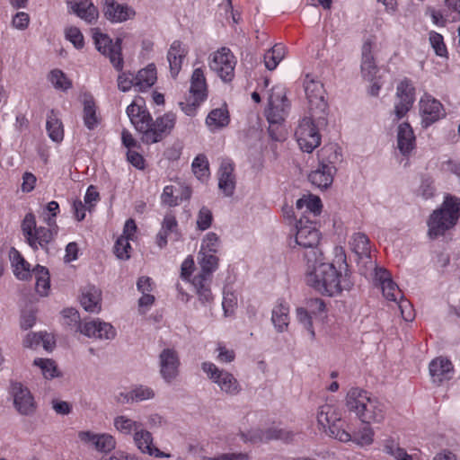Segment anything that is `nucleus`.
I'll return each mask as SVG.
<instances>
[{
	"label": "nucleus",
	"mask_w": 460,
	"mask_h": 460,
	"mask_svg": "<svg viewBox=\"0 0 460 460\" xmlns=\"http://www.w3.org/2000/svg\"><path fill=\"white\" fill-rule=\"evenodd\" d=\"M204 100H199L198 97L190 95L185 98V101L180 102L179 105L181 111L188 116H194L198 107Z\"/></svg>",
	"instance_id": "obj_50"
},
{
	"label": "nucleus",
	"mask_w": 460,
	"mask_h": 460,
	"mask_svg": "<svg viewBox=\"0 0 460 460\" xmlns=\"http://www.w3.org/2000/svg\"><path fill=\"white\" fill-rule=\"evenodd\" d=\"M188 51L182 46L180 40H174L168 50L167 59L170 66V72L175 77L181 69L183 58L186 57Z\"/></svg>",
	"instance_id": "obj_28"
},
{
	"label": "nucleus",
	"mask_w": 460,
	"mask_h": 460,
	"mask_svg": "<svg viewBox=\"0 0 460 460\" xmlns=\"http://www.w3.org/2000/svg\"><path fill=\"white\" fill-rule=\"evenodd\" d=\"M135 401H144L155 396L154 391L149 387L140 385L133 390Z\"/></svg>",
	"instance_id": "obj_63"
},
{
	"label": "nucleus",
	"mask_w": 460,
	"mask_h": 460,
	"mask_svg": "<svg viewBox=\"0 0 460 460\" xmlns=\"http://www.w3.org/2000/svg\"><path fill=\"white\" fill-rule=\"evenodd\" d=\"M12 265L14 268L13 273L19 279H34L35 288H50L49 273L46 267L37 265L32 270H30V264L21 253L12 248L10 252Z\"/></svg>",
	"instance_id": "obj_8"
},
{
	"label": "nucleus",
	"mask_w": 460,
	"mask_h": 460,
	"mask_svg": "<svg viewBox=\"0 0 460 460\" xmlns=\"http://www.w3.org/2000/svg\"><path fill=\"white\" fill-rule=\"evenodd\" d=\"M176 115L172 112H167L163 116L152 119L151 127L143 135L141 139L145 144L151 145L162 141L168 136L175 126Z\"/></svg>",
	"instance_id": "obj_12"
},
{
	"label": "nucleus",
	"mask_w": 460,
	"mask_h": 460,
	"mask_svg": "<svg viewBox=\"0 0 460 460\" xmlns=\"http://www.w3.org/2000/svg\"><path fill=\"white\" fill-rule=\"evenodd\" d=\"M289 110V102L286 97L284 89L273 87L269 96L268 109L265 111L270 124H281L287 117Z\"/></svg>",
	"instance_id": "obj_11"
},
{
	"label": "nucleus",
	"mask_w": 460,
	"mask_h": 460,
	"mask_svg": "<svg viewBox=\"0 0 460 460\" xmlns=\"http://www.w3.org/2000/svg\"><path fill=\"white\" fill-rule=\"evenodd\" d=\"M13 396V404L17 411L22 415H32L37 409L34 398L30 390L23 386L22 383H12V391Z\"/></svg>",
	"instance_id": "obj_20"
},
{
	"label": "nucleus",
	"mask_w": 460,
	"mask_h": 460,
	"mask_svg": "<svg viewBox=\"0 0 460 460\" xmlns=\"http://www.w3.org/2000/svg\"><path fill=\"white\" fill-rule=\"evenodd\" d=\"M219 243L220 240L218 235L216 233L210 232L204 237L200 251L216 254L218 251Z\"/></svg>",
	"instance_id": "obj_49"
},
{
	"label": "nucleus",
	"mask_w": 460,
	"mask_h": 460,
	"mask_svg": "<svg viewBox=\"0 0 460 460\" xmlns=\"http://www.w3.org/2000/svg\"><path fill=\"white\" fill-rule=\"evenodd\" d=\"M72 11L88 23L94 22L99 15L97 8L91 0H67Z\"/></svg>",
	"instance_id": "obj_24"
},
{
	"label": "nucleus",
	"mask_w": 460,
	"mask_h": 460,
	"mask_svg": "<svg viewBox=\"0 0 460 460\" xmlns=\"http://www.w3.org/2000/svg\"><path fill=\"white\" fill-rule=\"evenodd\" d=\"M305 223H310V225H305L303 217L297 221L296 225V234L295 241L297 245L311 249L308 253L305 254V258H306L308 261H312L313 260L315 261L317 258L318 251L316 246L320 241V234L309 219H306Z\"/></svg>",
	"instance_id": "obj_10"
},
{
	"label": "nucleus",
	"mask_w": 460,
	"mask_h": 460,
	"mask_svg": "<svg viewBox=\"0 0 460 460\" xmlns=\"http://www.w3.org/2000/svg\"><path fill=\"white\" fill-rule=\"evenodd\" d=\"M346 406L349 411L356 412L359 420L366 424L381 423L385 418V406L376 398L360 388H351L346 396Z\"/></svg>",
	"instance_id": "obj_2"
},
{
	"label": "nucleus",
	"mask_w": 460,
	"mask_h": 460,
	"mask_svg": "<svg viewBox=\"0 0 460 460\" xmlns=\"http://www.w3.org/2000/svg\"><path fill=\"white\" fill-rule=\"evenodd\" d=\"M218 261L219 260L215 254L204 251L199 252L198 262L200 271L191 281L194 288H205L206 285L210 283L213 272L218 268Z\"/></svg>",
	"instance_id": "obj_16"
},
{
	"label": "nucleus",
	"mask_w": 460,
	"mask_h": 460,
	"mask_svg": "<svg viewBox=\"0 0 460 460\" xmlns=\"http://www.w3.org/2000/svg\"><path fill=\"white\" fill-rule=\"evenodd\" d=\"M156 78L155 65H148L146 68L138 71L135 76V86L138 87L139 91H145L155 83Z\"/></svg>",
	"instance_id": "obj_35"
},
{
	"label": "nucleus",
	"mask_w": 460,
	"mask_h": 460,
	"mask_svg": "<svg viewBox=\"0 0 460 460\" xmlns=\"http://www.w3.org/2000/svg\"><path fill=\"white\" fill-rule=\"evenodd\" d=\"M350 245L352 251L358 256L359 259H365L372 264L370 260L369 239L365 234H354Z\"/></svg>",
	"instance_id": "obj_34"
},
{
	"label": "nucleus",
	"mask_w": 460,
	"mask_h": 460,
	"mask_svg": "<svg viewBox=\"0 0 460 460\" xmlns=\"http://www.w3.org/2000/svg\"><path fill=\"white\" fill-rule=\"evenodd\" d=\"M49 80L50 81L52 85L58 90L66 91L72 86L71 81L59 69H54L50 71L49 75Z\"/></svg>",
	"instance_id": "obj_44"
},
{
	"label": "nucleus",
	"mask_w": 460,
	"mask_h": 460,
	"mask_svg": "<svg viewBox=\"0 0 460 460\" xmlns=\"http://www.w3.org/2000/svg\"><path fill=\"white\" fill-rule=\"evenodd\" d=\"M56 234V229H48L47 227L40 226L31 235V238L27 241V243L33 251H37L40 247L48 251V244L53 241Z\"/></svg>",
	"instance_id": "obj_29"
},
{
	"label": "nucleus",
	"mask_w": 460,
	"mask_h": 460,
	"mask_svg": "<svg viewBox=\"0 0 460 460\" xmlns=\"http://www.w3.org/2000/svg\"><path fill=\"white\" fill-rule=\"evenodd\" d=\"M374 431L369 427V424L363 427L358 433L355 434L351 440L355 441L357 444L360 446L370 445L373 442Z\"/></svg>",
	"instance_id": "obj_56"
},
{
	"label": "nucleus",
	"mask_w": 460,
	"mask_h": 460,
	"mask_svg": "<svg viewBox=\"0 0 460 460\" xmlns=\"http://www.w3.org/2000/svg\"><path fill=\"white\" fill-rule=\"evenodd\" d=\"M284 58V48L275 45L264 54V64L269 70H274Z\"/></svg>",
	"instance_id": "obj_41"
},
{
	"label": "nucleus",
	"mask_w": 460,
	"mask_h": 460,
	"mask_svg": "<svg viewBox=\"0 0 460 460\" xmlns=\"http://www.w3.org/2000/svg\"><path fill=\"white\" fill-rule=\"evenodd\" d=\"M207 91V83L203 70L201 68L194 69L190 78V95L205 101L208 96Z\"/></svg>",
	"instance_id": "obj_32"
},
{
	"label": "nucleus",
	"mask_w": 460,
	"mask_h": 460,
	"mask_svg": "<svg viewBox=\"0 0 460 460\" xmlns=\"http://www.w3.org/2000/svg\"><path fill=\"white\" fill-rule=\"evenodd\" d=\"M129 240L119 237L114 245V252L120 260H128L129 258L128 249H130Z\"/></svg>",
	"instance_id": "obj_57"
},
{
	"label": "nucleus",
	"mask_w": 460,
	"mask_h": 460,
	"mask_svg": "<svg viewBox=\"0 0 460 460\" xmlns=\"http://www.w3.org/2000/svg\"><path fill=\"white\" fill-rule=\"evenodd\" d=\"M180 358L174 349H164L159 355L160 374L166 383H172L180 374Z\"/></svg>",
	"instance_id": "obj_17"
},
{
	"label": "nucleus",
	"mask_w": 460,
	"mask_h": 460,
	"mask_svg": "<svg viewBox=\"0 0 460 460\" xmlns=\"http://www.w3.org/2000/svg\"><path fill=\"white\" fill-rule=\"evenodd\" d=\"M218 188L226 197H231L235 190L234 164L229 160H224L218 171Z\"/></svg>",
	"instance_id": "obj_23"
},
{
	"label": "nucleus",
	"mask_w": 460,
	"mask_h": 460,
	"mask_svg": "<svg viewBox=\"0 0 460 460\" xmlns=\"http://www.w3.org/2000/svg\"><path fill=\"white\" fill-rule=\"evenodd\" d=\"M296 208L302 209L306 208V212L313 214L314 217L318 216L322 210V201L319 197H303L296 200Z\"/></svg>",
	"instance_id": "obj_42"
},
{
	"label": "nucleus",
	"mask_w": 460,
	"mask_h": 460,
	"mask_svg": "<svg viewBox=\"0 0 460 460\" xmlns=\"http://www.w3.org/2000/svg\"><path fill=\"white\" fill-rule=\"evenodd\" d=\"M223 302L222 305L225 311V314L227 315L229 312L233 311L234 306L237 303L236 296L234 295V292L228 289L227 291H224Z\"/></svg>",
	"instance_id": "obj_60"
},
{
	"label": "nucleus",
	"mask_w": 460,
	"mask_h": 460,
	"mask_svg": "<svg viewBox=\"0 0 460 460\" xmlns=\"http://www.w3.org/2000/svg\"><path fill=\"white\" fill-rule=\"evenodd\" d=\"M201 368L209 379L218 385L223 392L232 395L240 392L239 383L231 373L218 369L215 364L210 362H203Z\"/></svg>",
	"instance_id": "obj_14"
},
{
	"label": "nucleus",
	"mask_w": 460,
	"mask_h": 460,
	"mask_svg": "<svg viewBox=\"0 0 460 460\" xmlns=\"http://www.w3.org/2000/svg\"><path fill=\"white\" fill-rule=\"evenodd\" d=\"M66 38L76 48L84 47V36L76 27H70L66 30Z\"/></svg>",
	"instance_id": "obj_58"
},
{
	"label": "nucleus",
	"mask_w": 460,
	"mask_h": 460,
	"mask_svg": "<svg viewBox=\"0 0 460 460\" xmlns=\"http://www.w3.org/2000/svg\"><path fill=\"white\" fill-rule=\"evenodd\" d=\"M460 217V199L447 196L441 207L433 211L428 220V235L431 239L444 235L453 228Z\"/></svg>",
	"instance_id": "obj_4"
},
{
	"label": "nucleus",
	"mask_w": 460,
	"mask_h": 460,
	"mask_svg": "<svg viewBox=\"0 0 460 460\" xmlns=\"http://www.w3.org/2000/svg\"><path fill=\"white\" fill-rule=\"evenodd\" d=\"M114 426L119 432L129 435L133 430L137 432L140 428L141 423L121 415L114 419Z\"/></svg>",
	"instance_id": "obj_43"
},
{
	"label": "nucleus",
	"mask_w": 460,
	"mask_h": 460,
	"mask_svg": "<svg viewBox=\"0 0 460 460\" xmlns=\"http://www.w3.org/2000/svg\"><path fill=\"white\" fill-rule=\"evenodd\" d=\"M263 431L265 442L276 439L288 440L293 436L291 432L277 428H269Z\"/></svg>",
	"instance_id": "obj_53"
},
{
	"label": "nucleus",
	"mask_w": 460,
	"mask_h": 460,
	"mask_svg": "<svg viewBox=\"0 0 460 460\" xmlns=\"http://www.w3.org/2000/svg\"><path fill=\"white\" fill-rule=\"evenodd\" d=\"M296 315L299 323H302L304 327L309 332L311 338L314 339L315 332L313 326L312 316L308 311L303 307H298L296 309Z\"/></svg>",
	"instance_id": "obj_55"
},
{
	"label": "nucleus",
	"mask_w": 460,
	"mask_h": 460,
	"mask_svg": "<svg viewBox=\"0 0 460 460\" xmlns=\"http://www.w3.org/2000/svg\"><path fill=\"white\" fill-rule=\"evenodd\" d=\"M335 262L320 263L314 266V270L306 276V283L311 288H351L354 286V280L351 271L346 261V255L341 249V252L336 254Z\"/></svg>",
	"instance_id": "obj_1"
},
{
	"label": "nucleus",
	"mask_w": 460,
	"mask_h": 460,
	"mask_svg": "<svg viewBox=\"0 0 460 460\" xmlns=\"http://www.w3.org/2000/svg\"><path fill=\"white\" fill-rule=\"evenodd\" d=\"M248 455L243 453L221 454L214 457H205L204 460H248Z\"/></svg>",
	"instance_id": "obj_64"
},
{
	"label": "nucleus",
	"mask_w": 460,
	"mask_h": 460,
	"mask_svg": "<svg viewBox=\"0 0 460 460\" xmlns=\"http://www.w3.org/2000/svg\"><path fill=\"white\" fill-rule=\"evenodd\" d=\"M420 113L422 125L427 128L445 117V110L439 101L425 93L420 100Z\"/></svg>",
	"instance_id": "obj_18"
},
{
	"label": "nucleus",
	"mask_w": 460,
	"mask_h": 460,
	"mask_svg": "<svg viewBox=\"0 0 460 460\" xmlns=\"http://www.w3.org/2000/svg\"><path fill=\"white\" fill-rule=\"evenodd\" d=\"M192 171L198 179L202 180L208 175V162L205 155H198L192 162Z\"/></svg>",
	"instance_id": "obj_47"
},
{
	"label": "nucleus",
	"mask_w": 460,
	"mask_h": 460,
	"mask_svg": "<svg viewBox=\"0 0 460 460\" xmlns=\"http://www.w3.org/2000/svg\"><path fill=\"white\" fill-rule=\"evenodd\" d=\"M317 422L331 438L341 442L351 440V435L344 429L345 422L341 419V413L334 405L326 403L320 406Z\"/></svg>",
	"instance_id": "obj_6"
},
{
	"label": "nucleus",
	"mask_w": 460,
	"mask_h": 460,
	"mask_svg": "<svg viewBox=\"0 0 460 460\" xmlns=\"http://www.w3.org/2000/svg\"><path fill=\"white\" fill-rule=\"evenodd\" d=\"M213 221V215L209 208L202 207L198 214L197 227L201 231H205L210 227Z\"/></svg>",
	"instance_id": "obj_52"
},
{
	"label": "nucleus",
	"mask_w": 460,
	"mask_h": 460,
	"mask_svg": "<svg viewBox=\"0 0 460 460\" xmlns=\"http://www.w3.org/2000/svg\"><path fill=\"white\" fill-rule=\"evenodd\" d=\"M206 123L211 129L226 127L229 123L227 110L219 108L211 111L206 119Z\"/></svg>",
	"instance_id": "obj_38"
},
{
	"label": "nucleus",
	"mask_w": 460,
	"mask_h": 460,
	"mask_svg": "<svg viewBox=\"0 0 460 460\" xmlns=\"http://www.w3.org/2000/svg\"><path fill=\"white\" fill-rule=\"evenodd\" d=\"M384 451L394 456L395 460H412L411 456L405 449L400 447L394 440H386Z\"/></svg>",
	"instance_id": "obj_45"
},
{
	"label": "nucleus",
	"mask_w": 460,
	"mask_h": 460,
	"mask_svg": "<svg viewBox=\"0 0 460 460\" xmlns=\"http://www.w3.org/2000/svg\"><path fill=\"white\" fill-rule=\"evenodd\" d=\"M37 229L35 216L32 213H28L22 223V231L26 242L31 238Z\"/></svg>",
	"instance_id": "obj_54"
},
{
	"label": "nucleus",
	"mask_w": 460,
	"mask_h": 460,
	"mask_svg": "<svg viewBox=\"0 0 460 460\" xmlns=\"http://www.w3.org/2000/svg\"><path fill=\"white\" fill-rule=\"evenodd\" d=\"M34 365L40 367L43 376L47 379H52L58 376L57 366L55 361L52 359L36 358L34 360Z\"/></svg>",
	"instance_id": "obj_48"
},
{
	"label": "nucleus",
	"mask_w": 460,
	"mask_h": 460,
	"mask_svg": "<svg viewBox=\"0 0 460 460\" xmlns=\"http://www.w3.org/2000/svg\"><path fill=\"white\" fill-rule=\"evenodd\" d=\"M429 42L438 56L445 57L447 54V47L444 43L443 36L441 34L436 31H430Z\"/></svg>",
	"instance_id": "obj_51"
},
{
	"label": "nucleus",
	"mask_w": 460,
	"mask_h": 460,
	"mask_svg": "<svg viewBox=\"0 0 460 460\" xmlns=\"http://www.w3.org/2000/svg\"><path fill=\"white\" fill-rule=\"evenodd\" d=\"M94 43L98 51L104 56L109 57L111 63L113 66L120 71L123 67V59L121 57V39L118 38L116 42L112 40L105 34L94 33L93 35Z\"/></svg>",
	"instance_id": "obj_15"
},
{
	"label": "nucleus",
	"mask_w": 460,
	"mask_h": 460,
	"mask_svg": "<svg viewBox=\"0 0 460 460\" xmlns=\"http://www.w3.org/2000/svg\"><path fill=\"white\" fill-rule=\"evenodd\" d=\"M46 128L51 140L58 143L63 140V125L54 110H51L48 114Z\"/></svg>",
	"instance_id": "obj_36"
},
{
	"label": "nucleus",
	"mask_w": 460,
	"mask_h": 460,
	"mask_svg": "<svg viewBox=\"0 0 460 460\" xmlns=\"http://www.w3.org/2000/svg\"><path fill=\"white\" fill-rule=\"evenodd\" d=\"M429 369L433 381L440 383L453 371V365L449 359L438 357L429 363Z\"/></svg>",
	"instance_id": "obj_31"
},
{
	"label": "nucleus",
	"mask_w": 460,
	"mask_h": 460,
	"mask_svg": "<svg viewBox=\"0 0 460 460\" xmlns=\"http://www.w3.org/2000/svg\"><path fill=\"white\" fill-rule=\"evenodd\" d=\"M305 92L309 103V114L318 120L320 126L328 125V104L324 100V89L321 82L306 75Z\"/></svg>",
	"instance_id": "obj_7"
},
{
	"label": "nucleus",
	"mask_w": 460,
	"mask_h": 460,
	"mask_svg": "<svg viewBox=\"0 0 460 460\" xmlns=\"http://www.w3.org/2000/svg\"><path fill=\"white\" fill-rule=\"evenodd\" d=\"M177 226L178 224L175 217L171 213L166 214L164 217L161 230L168 234L174 233L177 230Z\"/></svg>",
	"instance_id": "obj_62"
},
{
	"label": "nucleus",
	"mask_w": 460,
	"mask_h": 460,
	"mask_svg": "<svg viewBox=\"0 0 460 460\" xmlns=\"http://www.w3.org/2000/svg\"><path fill=\"white\" fill-rule=\"evenodd\" d=\"M415 88L411 81L407 78L403 79L396 88V97L398 101L394 105V114L397 119L403 118L411 109L415 101Z\"/></svg>",
	"instance_id": "obj_19"
},
{
	"label": "nucleus",
	"mask_w": 460,
	"mask_h": 460,
	"mask_svg": "<svg viewBox=\"0 0 460 460\" xmlns=\"http://www.w3.org/2000/svg\"><path fill=\"white\" fill-rule=\"evenodd\" d=\"M361 74L365 80L372 82L377 72L374 57L372 55V42L367 40L362 46Z\"/></svg>",
	"instance_id": "obj_26"
},
{
	"label": "nucleus",
	"mask_w": 460,
	"mask_h": 460,
	"mask_svg": "<svg viewBox=\"0 0 460 460\" xmlns=\"http://www.w3.org/2000/svg\"><path fill=\"white\" fill-rule=\"evenodd\" d=\"M79 439L85 444H92L94 448L102 453H109L115 449V438L107 433L95 434L92 431H79Z\"/></svg>",
	"instance_id": "obj_21"
},
{
	"label": "nucleus",
	"mask_w": 460,
	"mask_h": 460,
	"mask_svg": "<svg viewBox=\"0 0 460 460\" xmlns=\"http://www.w3.org/2000/svg\"><path fill=\"white\" fill-rule=\"evenodd\" d=\"M135 85V76L131 74H122L118 77V87L122 92H127Z\"/></svg>",
	"instance_id": "obj_61"
},
{
	"label": "nucleus",
	"mask_w": 460,
	"mask_h": 460,
	"mask_svg": "<svg viewBox=\"0 0 460 460\" xmlns=\"http://www.w3.org/2000/svg\"><path fill=\"white\" fill-rule=\"evenodd\" d=\"M326 126H320L318 120L311 114L303 118L296 129L295 136L300 149L312 153L321 144L320 130Z\"/></svg>",
	"instance_id": "obj_9"
},
{
	"label": "nucleus",
	"mask_w": 460,
	"mask_h": 460,
	"mask_svg": "<svg viewBox=\"0 0 460 460\" xmlns=\"http://www.w3.org/2000/svg\"><path fill=\"white\" fill-rule=\"evenodd\" d=\"M383 296L388 301L398 304L402 318L405 321L411 320L410 302L404 298L402 289H381Z\"/></svg>",
	"instance_id": "obj_30"
},
{
	"label": "nucleus",
	"mask_w": 460,
	"mask_h": 460,
	"mask_svg": "<svg viewBox=\"0 0 460 460\" xmlns=\"http://www.w3.org/2000/svg\"><path fill=\"white\" fill-rule=\"evenodd\" d=\"M103 14L111 22H123L132 19L136 13L125 4H119L115 0H105Z\"/></svg>",
	"instance_id": "obj_22"
},
{
	"label": "nucleus",
	"mask_w": 460,
	"mask_h": 460,
	"mask_svg": "<svg viewBox=\"0 0 460 460\" xmlns=\"http://www.w3.org/2000/svg\"><path fill=\"white\" fill-rule=\"evenodd\" d=\"M397 147L403 155H409L415 147V136L411 125L407 122L398 127Z\"/></svg>",
	"instance_id": "obj_27"
},
{
	"label": "nucleus",
	"mask_w": 460,
	"mask_h": 460,
	"mask_svg": "<svg viewBox=\"0 0 460 460\" xmlns=\"http://www.w3.org/2000/svg\"><path fill=\"white\" fill-rule=\"evenodd\" d=\"M84 123L90 130L93 129L99 124L95 103L92 97L85 98L84 101Z\"/></svg>",
	"instance_id": "obj_39"
},
{
	"label": "nucleus",
	"mask_w": 460,
	"mask_h": 460,
	"mask_svg": "<svg viewBox=\"0 0 460 460\" xmlns=\"http://www.w3.org/2000/svg\"><path fill=\"white\" fill-rule=\"evenodd\" d=\"M134 441L137 448L144 454L155 456V457H169L170 455L162 452L153 446L152 434L146 429H138L134 434Z\"/></svg>",
	"instance_id": "obj_25"
},
{
	"label": "nucleus",
	"mask_w": 460,
	"mask_h": 460,
	"mask_svg": "<svg viewBox=\"0 0 460 460\" xmlns=\"http://www.w3.org/2000/svg\"><path fill=\"white\" fill-rule=\"evenodd\" d=\"M235 60L234 55L227 48H222L213 53L209 61V67L224 82H230L234 75Z\"/></svg>",
	"instance_id": "obj_13"
},
{
	"label": "nucleus",
	"mask_w": 460,
	"mask_h": 460,
	"mask_svg": "<svg viewBox=\"0 0 460 460\" xmlns=\"http://www.w3.org/2000/svg\"><path fill=\"white\" fill-rule=\"evenodd\" d=\"M161 200L163 204L169 207H175L179 205V196L174 195L173 186L168 185L164 187L161 195Z\"/></svg>",
	"instance_id": "obj_59"
},
{
	"label": "nucleus",
	"mask_w": 460,
	"mask_h": 460,
	"mask_svg": "<svg viewBox=\"0 0 460 460\" xmlns=\"http://www.w3.org/2000/svg\"><path fill=\"white\" fill-rule=\"evenodd\" d=\"M63 324L66 329L80 332L89 338L112 340L116 336L115 328L109 323L102 322L99 319L81 322L79 312L74 307H66L61 311Z\"/></svg>",
	"instance_id": "obj_3"
},
{
	"label": "nucleus",
	"mask_w": 460,
	"mask_h": 460,
	"mask_svg": "<svg viewBox=\"0 0 460 460\" xmlns=\"http://www.w3.org/2000/svg\"><path fill=\"white\" fill-rule=\"evenodd\" d=\"M152 119L149 112L145 110L143 113L138 114L137 117L130 119V121L135 128L143 136L146 134V131L151 127Z\"/></svg>",
	"instance_id": "obj_46"
},
{
	"label": "nucleus",
	"mask_w": 460,
	"mask_h": 460,
	"mask_svg": "<svg viewBox=\"0 0 460 460\" xmlns=\"http://www.w3.org/2000/svg\"><path fill=\"white\" fill-rule=\"evenodd\" d=\"M272 323L279 332H283L288 324V308L279 304L272 311Z\"/></svg>",
	"instance_id": "obj_40"
},
{
	"label": "nucleus",
	"mask_w": 460,
	"mask_h": 460,
	"mask_svg": "<svg viewBox=\"0 0 460 460\" xmlns=\"http://www.w3.org/2000/svg\"><path fill=\"white\" fill-rule=\"evenodd\" d=\"M101 289H86L82 293L80 304L89 313H99L101 311Z\"/></svg>",
	"instance_id": "obj_33"
},
{
	"label": "nucleus",
	"mask_w": 460,
	"mask_h": 460,
	"mask_svg": "<svg viewBox=\"0 0 460 460\" xmlns=\"http://www.w3.org/2000/svg\"><path fill=\"white\" fill-rule=\"evenodd\" d=\"M319 165L308 175L309 181L321 190L328 189L336 173L335 164L341 160V154L337 145L323 146L318 153Z\"/></svg>",
	"instance_id": "obj_5"
},
{
	"label": "nucleus",
	"mask_w": 460,
	"mask_h": 460,
	"mask_svg": "<svg viewBox=\"0 0 460 460\" xmlns=\"http://www.w3.org/2000/svg\"><path fill=\"white\" fill-rule=\"evenodd\" d=\"M370 277L376 288H399L398 284L393 280L391 273L385 268L375 267Z\"/></svg>",
	"instance_id": "obj_37"
}]
</instances>
